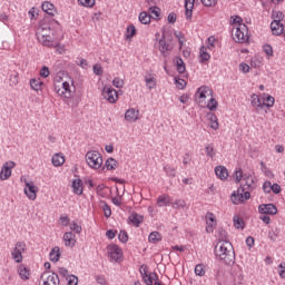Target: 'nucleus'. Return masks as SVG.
<instances>
[{"mask_svg": "<svg viewBox=\"0 0 285 285\" xmlns=\"http://www.w3.org/2000/svg\"><path fill=\"white\" fill-rule=\"evenodd\" d=\"M203 6H205L206 8H213L215 6H217V1L218 0H200Z\"/></svg>", "mask_w": 285, "mask_h": 285, "instance_id": "obj_54", "label": "nucleus"}, {"mask_svg": "<svg viewBox=\"0 0 285 285\" xmlns=\"http://www.w3.org/2000/svg\"><path fill=\"white\" fill-rule=\"evenodd\" d=\"M215 174L218 177V179H222L223 181L224 179H228V169H226V167L224 166H216Z\"/></svg>", "mask_w": 285, "mask_h": 285, "instance_id": "obj_21", "label": "nucleus"}, {"mask_svg": "<svg viewBox=\"0 0 285 285\" xmlns=\"http://www.w3.org/2000/svg\"><path fill=\"white\" fill-rule=\"evenodd\" d=\"M157 204L160 208L164 206H170V196L168 195L159 196L157 199Z\"/></svg>", "mask_w": 285, "mask_h": 285, "instance_id": "obj_30", "label": "nucleus"}, {"mask_svg": "<svg viewBox=\"0 0 285 285\" xmlns=\"http://www.w3.org/2000/svg\"><path fill=\"white\" fill-rule=\"evenodd\" d=\"M14 166H17V164L12 160L4 163L0 171L1 181H6V179H10L12 175V168H14Z\"/></svg>", "mask_w": 285, "mask_h": 285, "instance_id": "obj_9", "label": "nucleus"}, {"mask_svg": "<svg viewBox=\"0 0 285 285\" xmlns=\"http://www.w3.org/2000/svg\"><path fill=\"white\" fill-rule=\"evenodd\" d=\"M207 119H208V121H210V128H213V130H217L219 128V122H218L217 116L215 114L208 112Z\"/></svg>", "mask_w": 285, "mask_h": 285, "instance_id": "obj_26", "label": "nucleus"}, {"mask_svg": "<svg viewBox=\"0 0 285 285\" xmlns=\"http://www.w3.org/2000/svg\"><path fill=\"white\" fill-rule=\"evenodd\" d=\"M278 268H281L278 272L279 277H282V279H285V263H281L278 265Z\"/></svg>", "mask_w": 285, "mask_h": 285, "instance_id": "obj_64", "label": "nucleus"}, {"mask_svg": "<svg viewBox=\"0 0 285 285\" xmlns=\"http://www.w3.org/2000/svg\"><path fill=\"white\" fill-rule=\"evenodd\" d=\"M243 179H244V173L242 171V169L236 170L234 175V181L236 184H239V181H243Z\"/></svg>", "mask_w": 285, "mask_h": 285, "instance_id": "obj_43", "label": "nucleus"}, {"mask_svg": "<svg viewBox=\"0 0 285 285\" xmlns=\"http://www.w3.org/2000/svg\"><path fill=\"white\" fill-rule=\"evenodd\" d=\"M164 170L168 175V177H175L176 175L175 167H170L169 165L164 166Z\"/></svg>", "mask_w": 285, "mask_h": 285, "instance_id": "obj_46", "label": "nucleus"}, {"mask_svg": "<svg viewBox=\"0 0 285 285\" xmlns=\"http://www.w3.org/2000/svg\"><path fill=\"white\" fill-rule=\"evenodd\" d=\"M252 106H256V108H264V104H262L258 95L252 96Z\"/></svg>", "mask_w": 285, "mask_h": 285, "instance_id": "obj_38", "label": "nucleus"}, {"mask_svg": "<svg viewBox=\"0 0 285 285\" xmlns=\"http://www.w3.org/2000/svg\"><path fill=\"white\" fill-rule=\"evenodd\" d=\"M232 23L233 24H238L239 26H244V19H242V17L239 16H232Z\"/></svg>", "mask_w": 285, "mask_h": 285, "instance_id": "obj_50", "label": "nucleus"}, {"mask_svg": "<svg viewBox=\"0 0 285 285\" xmlns=\"http://www.w3.org/2000/svg\"><path fill=\"white\" fill-rule=\"evenodd\" d=\"M55 90L57 95H59V97H61L62 99H71L75 96L77 88L75 87L72 80H70V82H62L61 88H58L56 86Z\"/></svg>", "mask_w": 285, "mask_h": 285, "instance_id": "obj_3", "label": "nucleus"}, {"mask_svg": "<svg viewBox=\"0 0 285 285\" xmlns=\"http://www.w3.org/2000/svg\"><path fill=\"white\" fill-rule=\"evenodd\" d=\"M59 246H56L51 249L50 254H49V257L51 259V262H59V257H61V253L59 252Z\"/></svg>", "mask_w": 285, "mask_h": 285, "instance_id": "obj_29", "label": "nucleus"}, {"mask_svg": "<svg viewBox=\"0 0 285 285\" xmlns=\"http://www.w3.org/2000/svg\"><path fill=\"white\" fill-rule=\"evenodd\" d=\"M112 83L115 88H124V79L121 78H114Z\"/></svg>", "mask_w": 285, "mask_h": 285, "instance_id": "obj_58", "label": "nucleus"}, {"mask_svg": "<svg viewBox=\"0 0 285 285\" xmlns=\"http://www.w3.org/2000/svg\"><path fill=\"white\" fill-rule=\"evenodd\" d=\"M39 188L35 186V183H26L24 194L27 195L28 199L35 202L37 199V193Z\"/></svg>", "mask_w": 285, "mask_h": 285, "instance_id": "obj_14", "label": "nucleus"}, {"mask_svg": "<svg viewBox=\"0 0 285 285\" xmlns=\"http://www.w3.org/2000/svg\"><path fill=\"white\" fill-rule=\"evenodd\" d=\"M43 12L49 14L50 17H55V4L50 3L49 1H46L41 6Z\"/></svg>", "mask_w": 285, "mask_h": 285, "instance_id": "obj_25", "label": "nucleus"}, {"mask_svg": "<svg viewBox=\"0 0 285 285\" xmlns=\"http://www.w3.org/2000/svg\"><path fill=\"white\" fill-rule=\"evenodd\" d=\"M146 86L149 90H153L157 86V82H155V78H148L145 77Z\"/></svg>", "mask_w": 285, "mask_h": 285, "instance_id": "obj_45", "label": "nucleus"}, {"mask_svg": "<svg viewBox=\"0 0 285 285\" xmlns=\"http://www.w3.org/2000/svg\"><path fill=\"white\" fill-rule=\"evenodd\" d=\"M102 97L109 101V104H117L119 99V94L112 87H105L102 89Z\"/></svg>", "mask_w": 285, "mask_h": 285, "instance_id": "obj_10", "label": "nucleus"}, {"mask_svg": "<svg viewBox=\"0 0 285 285\" xmlns=\"http://www.w3.org/2000/svg\"><path fill=\"white\" fill-rule=\"evenodd\" d=\"M51 32L52 30L48 24H40L36 31L39 43L46 46L47 48H52V46H55V40L52 36H50Z\"/></svg>", "mask_w": 285, "mask_h": 285, "instance_id": "obj_2", "label": "nucleus"}, {"mask_svg": "<svg viewBox=\"0 0 285 285\" xmlns=\"http://www.w3.org/2000/svg\"><path fill=\"white\" fill-rule=\"evenodd\" d=\"M18 274L20 276L21 279L26 281V279H30V272L28 271V268L23 265H20L18 268Z\"/></svg>", "mask_w": 285, "mask_h": 285, "instance_id": "obj_28", "label": "nucleus"}, {"mask_svg": "<svg viewBox=\"0 0 285 285\" xmlns=\"http://www.w3.org/2000/svg\"><path fill=\"white\" fill-rule=\"evenodd\" d=\"M273 35L279 36L284 32V24L279 20H273L271 23Z\"/></svg>", "mask_w": 285, "mask_h": 285, "instance_id": "obj_19", "label": "nucleus"}, {"mask_svg": "<svg viewBox=\"0 0 285 285\" xmlns=\"http://www.w3.org/2000/svg\"><path fill=\"white\" fill-rule=\"evenodd\" d=\"M263 106H266V108H273V106H275V98L273 96H267Z\"/></svg>", "mask_w": 285, "mask_h": 285, "instance_id": "obj_42", "label": "nucleus"}, {"mask_svg": "<svg viewBox=\"0 0 285 285\" xmlns=\"http://www.w3.org/2000/svg\"><path fill=\"white\" fill-rule=\"evenodd\" d=\"M70 230L79 235V233H81V226H79L77 223H72L70 225Z\"/></svg>", "mask_w": 285, "mask_h": 285, "instance_id": "obj_63", "label": "nucleus"}, {"mask_svg": "<svg viewBox=\"0 0 285 285\" xmlns=\"http://www.w3.org/2000/svg\"><path fill=\"white\" fill-rule=\"evenodd\" d=\"M217 106H218L217 100H215V98H213V96H212L209 101L207 102L208 110H210V112H213V111L217 110Z\"/></svg>", "mask_w": 285, "mask_h": 285, "instance_id": "obj_37", "label": "nucleus"}, {"mask_svg": "<svg viewBox=\"0 0 285 285\" xmlns=\"http://www.w3.org/2000/svg\"><path fill=\"white\" fill-rule=\"evenodd\" d=\"M258 213L261 215H277V207L274 204H263L258 206Z\"/></svg>", "mask_w": 285, "mask_h": 285, "instance_id": "obj_15", "label": "nucleus"}, {"mask_svg": "<svg viewBox=\"0 0 285 285\" xmlns=\"http://www.w3.org/2000/svg\"><path fill=\"white\" fill-rule=\"evenodd\" d=\"M43 86V81L39 79H31L30 80V87L32 90L39 91L41 90V87Z\"/></svg>", "mask_w": 285, "mask_h": 285, "instance_id": "obj_34", "label": "nucleus"}, {"mask_svg": "<svg viewBox=\"0 0 285 285\" xmlns=\"http://www.w3.org/2000/svg\"><path fill=\"white\" fill-rule=\"evenodd\" d=\"M174 62L176 63L177 72H179V75H184V72H186V63H184V59H181V57H176Z\"/></svg>", "mask_w": 285, "mask_h": 285, "instance_id": "obj_23", "label": "nucleus"}, {"mask_svg": "<svg viewBox=\"0 0 285 285\" xmlns=\"http://www.w3.org/2000/svg\"><path fill=\"white\" fill-rule=\"evenodd\" d=\"M82 181L81 179L77 178L72 181V188H73V193L76 195H83V186H82Z\"/></svg>", "mask_w": 285, "mask_h": 285, "instance_id": "obj_22", "label": "nucleus"}, {"mask_svg": "<svg viewBox=\"0 0 285 285\" xmlns=\"http://www.w3.org/2000/svg\"><path fill=\"white\" fill-rule=\"evenodd\" d=\"M234 40L238 43H246L248 41V27L240 24L236 28Z\"/></svg>", "mask_w": 285, "mask_h": 285, "instance_id": "obj_8", "label": "nucleus"}, {"mask_svg": "<svg viewBox=\"0 0 285 285\" xmlns=\"http://www.w3.org/2000/svg\"><path fill=\"white\" fill-rule=\"evenodd\" d=\"M195 8V0H185V17L187 21L193 19V10Z\"/></svg>", "mask_w": 285, "mask_h": 285, "instance_id": "obj_18", "label": "nucleus"}, {"mask_svg": "<svg viewBox=\"0 0 285 285\" xmlns=\"http://www.w3.org/2000/svg\"><path fill=\"white\" fill-rule=\"evenodd\" d=\"M255 188H257L255 177H253L250 174H244L238 193H244V190H255Z\"/></svg>", "mask_w": 285, "mask_h": 285, "instance_id": "obj_6", "label": "nucleus"}, {"mask_svg": "<svg viewBox=\"0 0 285 285\" xmlns=\"http://www.w3.org/2000/svg\"><path fill=\"white\" fill-rule=\"evenodd\" d=\"M107 170H115L117 168V161L115 158H108L105 163Z\"/></svg>", "mask_w": 285, "mask_h": 285, "instance_id": "obj_36", "label": "nucleus"}, {"mask_svg": "<svg viewBox=\"0 0 285 285\" xmlns=\"http://www.w3.org/2000/svg\"><path fill=\"white\" fill-rule=\"evenodd\" d=\"M149 12H150V19H157L161 12V10L157 7H150L149 8Z\"/></svg>", "mask_w": 285, "mask_h": 285, "instance_id": "obj_41", "label": "nucleus"}, {"mask_svg": "<svg viewBox=\"0 0 285 285\" xmlns=\"http://www.w3.org/2000/svg\"><path fill=\"white\" fill-rule=\"evenodd\" d=\"M94 72L98 77H101V75H104V69L101 68V65H94Z\"/></svg>", "mask_w": 285, "mask_h": 285, "instance_id": "obj_60", "label": "nucleus"}, {"mask_svg": "<svg viewBox=\"0 0 285 285\" xmlns=\"http://www.w3.org/2000/svg\"><path fill=\"white\" fill-rule=\"evenodd\" d=\"M138 19L144 26H148V23H150V14L146 11L140 12Z\"/></svg>", "mask_w": 285, "mask_h": 285, "instance_id": "obj_32", "label": "nucleus"}, {"mask_svg": "<svg viewBox=\"0 0 285 285\" xmlns=\"http://www.w3.org/2000/svg\"><path fill=\"white\" fill-rule=\"evenodd\" d=\"M62 239L65 242V246H69V248H72L75 244H77V239H75V234L72 232L65 233Z\"/></svg>", "mask_w": 285, "mask_h": 285, "instance_id": "obj_20", "label": "nucleus"}, {"mask_svg": "<svg viewBox=\"0 0 285 285\" xmlns=\"http://www.w3.org/2000/svg\"><path fill=\"white\" fill-rule=\"evenodd\" d=\"M234 226L239 230H244L246 224L244 223V218L239 216H234L233 217Z\"/></svg>", "mask_w": 285, "mask_h": 285, "instance_id": "obj_31", "label": "nucleus"}, {"mask_svg": "<svg viewBox=\"0 0 285 285\" xmlns=\"http://www.w3.org/2000/svg\"><path fill=\"white\" fill-rule=\"evenodd\" d=\"M129 222H131V224H134L137 228H139L140 224L144 223V216H141L137 213H132L129 216Z\"/></svg>", "mask_w": 285, "mask_h": 285, "instance_id": "obj_24", "label": "nucleus"}, {"mask_svg": "<svg viewBox=\"0 0 285 285\" xmlns=\"http://www.w3.org/2000/svg\"><path fill=\"white\" fill-rule=\"evenodd\" d=\"M215 255L227 266L235 264V248L228 240H219L215 246Z\"/></svg>", "mask_w": 285, "mask_h": 285, "instance_id": "obj_1", "label": "nucleus"}, {"mask_svg": "<svg viewBox=\"0 0 285 285\" xmlns=\"http://www.w3.org/2000/svg\"><path fill=\"white\" fill-rule=\"evenodd\" d=\"M195 275H198V277H204V275H206V269H204V265L198 264L195 266Z\"/></svg>", "mask_w": 285, "mask_h": 285, "instance_id": "obj_39", "label": "nucleus"}, {"mask_svg": "<svg viewBox=\"0 0 285 285\" xmlns=\"http://www.w3.org/2000/svg\"><path fill=\"white\" fill-rule=\"evenodd\" d=\"M68 285H77L79 284V278L75 275H69L67 278Z\"/></svg>", "mask_w": 285, "mask_h": 285, "instance_id": "obj_51", "label": "nucleus"}, {"mask_svg": "<svg viewBox=\"0 0 285 285\" xmlns=\"http://www.w3.org/2000/svg\"><path fill=\"white\" fill-rule=\"evenodd\" d=\"M148 239L150 244H157V242H161V234L159 232H151Z\"/></svg>", "mask_w": 285, "mask_h": 285, "instance_id": "obj_33", "label": "nucleus"}, {"mask_svg": "<svg viewBox=\"0 0 285 285\" xmlns=\"http://www.w3.org/2000/svg\"><path fill=\"white\" fill-rule=\"evenodd\" d=\"M173 208L178 209V208H186V202L185 200H176L175 203H173Z\"/></svg>", "mask_w": 285, "mask_h": 285, "instance_id": "obj_55", "label": "nucleus"}, {"mask_svg": "<svg viewBox=\"0 0 285 285\" xmlns=\"http://www.w3.org/2000/svg\"><path fill=\"white\" fill-rule=\"evenodd\" d=\"M263 50L267 55V57H273V47L271 45H265L263 47Z\"/></svg>", "mask_w": 285, "mask_h": 285, "instance_id": "obj_59", "label": "nucleus"}, {"mask_svg": "<svg viewBox=\"0 0 285 285\" xmlns=\"http://www.w3.org/2000/svg\"><path fill=\"white\" fill-rule=\"evenodd\" d=\"M233 197V204H244V202H247V199H250V190H244V191H239V189H237V191H234L232 194Z\"/></svg>", "mask_w": 285, "mask_h": 285, "instance_id": "obj_11", "label": "nucleus"}, {"mask_svg": "<svg viewBox=\"0 0 285 285\" xmlns=\"http://www.w3.org/2000/svg\"><path fill=\"white\" fill-rule=\"evenodd\" d=\"M157 277V273H151L148 274L147 276H142V279L146 285H153V282H155Z\"/></svg>", "mask_w": 285, "mask_h": 285, "instance_id": "obj_35", "label": "nucleus"}, {"mask_svg": "<svg viewBox=\"0 0 285 285\" xmlns=\"http://www.w3.org/2000/svg\"><path fill=\"white\" fill-rule=\"evenodd\" d=\"M40 77H42V79H48V77H50V69L47 66H43L40 69Z\"/></svg>", "mask_w": 285, "mask_h": 285, "instance_id": "obj_47", "label": "nucleus"}, {"mask_svg": "<svg viewBox=\"0 0 285 285\" xmlns=\"http://www.w3.org/2000/svg\"><path fill=\"white\" fill-rule=\"evenodd\" d=\"M175 81L178 90H184V88H186V80L178 78V79H175Z\"/></svg>", "mask_w": 285, "mask_h": 285, "instance_id": "obj_57", "label": "nucleus"}, {"mask_svg": "<svg viewBox=\"0 0 285 285\" xmlns=\"http://www.w3.org/2000/svg\"><path fill=\"white\" fill-rule=\"evenodd\" d=\"M196 95H198V99H200L198 101L199 106H204V99H207V97H213V89H210L208 86H202L197 89Z\"/></svg>", "mask_w": 285, "mask_h": 285, "instance_id": "obj_12", "label": "nucleus"}, {"mask_svg": "<svg viewBox=\"0 0 285 285\" xmlns=\"http://www.w3.org/2000/svg\"><path fill=\"white\" fill-rule=\"evenodd\" d=\"M200 59H202L203 62L210 60V53L206 52L204 50V47L200 48Z\"/></svg>", "mask_w": 285, "mask_h": 285, "instance_id": "obj_52", "label": "nucleus"}, {"mask_svg": "<svg viewBox=\"0 0 285 285\" xmlns=\"http://www.w3.org/2000/svg\"><path fill=\"white\" fill-rule=\"evenodd\" d=\"M125 119L126 121H129V124L137 121V119H139V110H136L135 108L128 109L125 112Z\"/></svg>", "mask_w": 285, "mask_h": 285, "instance_id": "obj_17", "label": "nucleus"}, {"mask_svg": "<svg viewBox=\"0 0 285 285\" xmlns=\"http://www.w3.org/2000/svg\"><path fill=\"white\" fill-rule=\"evenodd\" d=\"M169 50H170V43L166 41V31H164L163 37L159 40V52H161V55L166 57L167 56L166 52H169Z\"/></svg>", "mask_w": 285, "mask_h": 285, "instance_id": "obj_16", "label": "nucleus"}, {"mask_svg": "<svg viewBox=\"0 0 285 285\" xmlns=\"http://www.w3.org/2000/svg\"><path fill=\"white\" fill-rule=\"evenodd\" d=\"M239 70L240 72H244V73L250 72V66H248V63L242 62L239 65Z\"/></svg>", "mask_w": 285, "mask_h": 285, "instance_id": "obj_61", "label": "nucleus"}, {"mask_svg": "<svg viewBox=\"0 0 285 285\" xmlns=\"http://www.w3.org/2000/svg\"><path fill=\"white\" fill-rule=\"evenodd\" d=\"M273 17L275 19L274 21L281 22L282 20H284V12L277 11V12L273 13Z\"/></svg>", "mask_w": 285, "mask_h": 285, "instance_id": "obj_62", "label": "nucleus"}, {"mask_svg": "<svg viewBox=\"0 0 285 285\" xmlns=\"http://www.w3.org/2000/svg\"><path fill=\"white\" fill-rule=\"evenodd\" d=\"M175 37H176V39H178V43L181 48V46H184V41H186L184 33H181V31H175Z\"/></svg>", "mask_w": 285, "mask_h": 285, "instance_id": "obj_49", "label": "nucleus"}, {"mask_svg": "<svg viewBox=\"0 0 285 285\" xmlns=\"http://www.w3.org/2000/svg\"><path fill=\"white\" fill-rule=\"evenodd\" d=\"M205 150H206V155L207 157H215V147H213V145H207L205 147Z\"/></svg>", "mask_w": 285, "mask_h": 285, "instance_id": "obj_53", "label": "nucleus"}, {"mask_svg": "<svg viewBox=\"0 0 285 285\" xmlns=\"http://www.w3.org/2000/svg\"><path fill=\"white\" fill-rule=\"evenodd\" d=\"M23 253H26V243H16L14 248L11 252V257L16 262V264H21V262H23Z\"/></svg>", "mask_w": 285, "mask_h": 285, "instance_id": "obj_5", "label": "nucleus"}, {"mask_svg": "<svg viewBox=\"0 0 285 285\" xmlns=\"http://www.w3.org/2000/svg\"><path fill=\"white\" fill-rule=\"evenodd\" d=\"M79 6L83 8H92L95 6V0H78Z\"/></svg>", "mask_w": 285, "mask_h": 285, "instance_id": "obj_44", "label": "nucleus"}, {"mask_svg": "<svg viewBox=\"0 0 285 285\" xmlns=\"http://www.w3.org/2000/svg\"><path fill=\"white\" fill-rule=\"evenodd\" d=\"M86 161L89 168H94V170H99V168H101L104 165V158L97 150L88 151L86 154Z\"/></svg>", "mask_w": 285, "mask_h": 285, "instance_id": "obj_4", "label": "nucleus"}, {"mask_svg": "<svg viewBox=\"0 0 285 285\" xmlns=\"http://www.w3.org/2000/svg\"><path fill=\"white\" fill-rule=\"evenodd\" d=\"M108 249V255L114 262H119L124 255L121 252V248L117 245H109L107 247Z\"/></svg>", "mask_w": 285, "mask_h": 285, "instance_id": "obj_13", "label": "nucleus"}, {"mask_svg": "<svg viewBox=\"0 0 285 285\" xmlns=\"http://www.w3.org/2000/svg\"><path fill=\"white\" fill-rule=\"evenodd\" d=\"M263 190H264V193H266V194L272 193V190H273V184H272L269 180L265 181V183L263 184Z\"/></svg>", "mask_w": 285, "mask_h": 285, "instance_id": "obj_56", "label": "nucleus"}, {"mask_svg": "<svg viewBox=\"0 0 285 285\" xmlns=\"http://www.w3.org/2000/svg\"><path fill=\"white\" fill-rule=\"evenodd\" d=\"M40 282H42V285H59L60 284L59 275H57V273H53L50 271H46L45 273H42V275L40 276Z\"/></svg>", "mask_w": 285, "mask_h": 285, "instance_id": "obj_7", "label": "nucleus"}, {"mask_svg": "<svg viewBox=\"0 0 285 285\" xmlns=\"http://www.w3.org/2000/svg\"><path fill=\"white\" fill-rule=\"evenodd\" d=\"M118 239L122 244H126L128 242V233L126 230H120V233L118 235Z\"/></svg>", "mask_w": 285, "mask_h": 285, "instance_id": "obj_48", "label": "nucleus"}, {"mask_svg": "<svg viewBox=\"0 0 285 285\" xmlns=\"http://www.w3.org/2000/svg\"><path fill=\"white\" fill-rule=\"evenodd\" d=\"M137 35V29L135 28V24H130L127 27V39H132Z\"/></svg>", "mask_w": 285, "mask_h": 285, "instance_id": "obj_40", "label": "nucleus"}, {"mask_svg": "<svg viewBox=\"0 0 285 285\" xmlns=\"http://www.w3.org/2000/svg\"><path fill=\"white\" fill-rule=\"evenodd\" d=\"M52 165L56 167L63 166L66 158L60 154H55L51 158Z\"/></svg>", "mask_w": 285, "mask_h": 285, "instance_id": "obj_27", "label": "nucleus"}]
</instances>
